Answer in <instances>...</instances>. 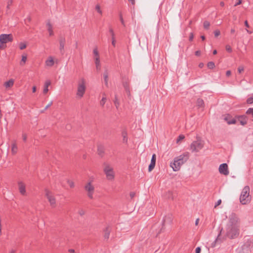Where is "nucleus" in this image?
Instances as JSON below:
<instances>
[{
  "label": "nucleus",
  "instance_id": "46",
  "mask_svg": "<svg viewBox=\"0 0 253 253\" xmlns=\"http://www.w3.org/2000/svg\"><path fill=\"white\" fill-rule=\"evenodd\" d=\"M52 101H50L44 108V110H47L49 107H50L52 105Z\"/></svg>",
  "mask_w": 253,
  "mask_h": 253
},
{
  "label": "nucleus",
  "instance_id": "62",
  "mask_svg": "<svg viewBox=\"0 0 253 253\" xmlns=\"http://www.w3.org/2000/svg\"><path fill=\"white\" fill-rule=\"evenodd\" d=\"M204 66V64L203 63H200L199 65V67L201 68H203Z\"/></svg>",
  "mask_w": 253,
  "mask_h": 253
},
{
  "label": "nucleus",
  "instance_id": "63",
  "mask_svg": "<svg viewBox=\"0 0 253 253\" xmlns=\"http://www.w3.org/2000/svg\"><path fill=\"white\" fill-rule=\"evenodd\" d=\"M199 218H197L196 220V221H195V225H197L199 223Z\"/></svg>",
  "mask_w": 253,
  "mask_h": 253
},
{
  "label": "nucleus",
  "instance_id": "43",
  "mask_svg": "<svg viewBox=\"0 0 253 253\" xmlns=\"http://www.w3.org/2000/svg\"><path fill=\"white\" fill-rule=\"evenodd\" d=\"M214 34L215 37H218V36H219V35H220V31H219V30H215V31H214Z\"/></svg>",
  "mask_w": 253,
  "mask_h": 253
},
{
  "label": "nucleus",
  "instance_id": "29",
  "mask_svg": "<svg viewBox=\"0 0 253 253\" xmlns=\"http://www.w3.org/2000/svg\"><path fill=\"white\" fill-rule=\"evenodd\" d=\"M246 114L252 116V121H253V108H249L246 111Z\"/></svg>",
  "mask_w": 253,
  "mask_h": 253
},
{
  "label": "nucleus",
  "instance_id": "17",
  "mask_svg": "<svg viewBox=\"0 0 253 253\" xmlns=\"http://www.w3.org/2000/svg\"><path fill=\"white\" fill-rule=\"evenodd\" d=\"M54 64L53 58L52 56H49L45 61V64L47 66L52 67Z\"/></svg>",
  "mask_w": 253,
  "mask_h": 253
},
{
  "label": "nucleus",
  "instance_id": "49",
  "mask_svg": "<svg viewBox=\"0 0 253 253\" xmlns=\"http://www.w3.org/2000/svg\"><path fill=\"white\" fill-rule=\"evenodd\" d=\"M22 138H23V140L24 142L26 141V140H27V135H26V134H25V133H23L22 134Z\"/></svg>",
  "mask_w": 253,
  "mask_h": 253
},
{
  "label": "nucleus",
  "instance_id": "20",
  "mask_svg": "<svg viewBox=\"0 0 253 253\" xmlns=\"http://www.w3.org/2000/svg\"><path fill=\"white\" fill-rule=\"evenodd\" d=\"M239 121L240 122V123L242 125H245L247 124V117L246 116H241L239 118Z\"/></svg>",
  "mask_w": 253,
  "mask_h": 253
},
{
  "label": "nucleus",
  "instance_id": "21",
  "mask_svg": "<svg viewBox=\"0 0 253 253\" xmlns=\"http://www.w3.org/2000/svg\"><path fill=\"white\" fill-rule=\"evenodd\" d=\"M122 135L123 137V141L124 143H127V134L126 130H123L122 132Z\"/></svg>",
  "mask_w": 253,
  "mask_h": 253
},
{
  "label": "nucleus",
  "instance_id": "23",
  "mask_svg": "<svg viewBox=\"0 0 253 253\" xmlns=\"http://www.w3.org/2000/svg\"><path fill=\"white\" fill-rule=\"evenodd\" d=\"M17 149H18V148H17L16 143L14 142V143H12V146H11L12 153L13 154H16L17 153Z\"/></svg>",
  "mask_w": 253,
  "mask_h": 253
},
{
  "label": "nucleus",
  "instance_id": "45",
  "mask_svg": "<svg viewBox=\"0 0 253 253\" xmlns=\"http://www.w3.org/2000/svg\"><path fill=\"white\" fill-rule=\"evenodd\" d=\"M67 182L70 187L73 188L74 187V183L72 181L68 180Z\"/></svg>",
  "mask_w": 253,
  "mask_h": 253
},
{
  "label": "nucleus",
  "instance_id": "4",
  "mask_svg": "<svg viewBox=\"0 0 253 253\" xmlns=\"http://www.w3.org/2000/svg\"><path fill=\"white\" fill-rule=\"evenodd\" d=\"M85 81L84 78H82L78 82L76 93L77 97L80 99L82 98L85 93Z\"/></svg>",
  "mask_w": 253,
  "mask_h": 253
},
{
  "label": "nucleus",
  "instance_id": "56",
  "mask_svg": "<svg viewBox=\"0 0 253 253\" xmlns=\"http://www.w3.org/2000/svg\"><path fill=\"white\" fill-rule=\"evenodd\" d=\"M238 1L235 4V6L240 4L242 3V0H238Z\"/></svg>",
  "mask_w": 253,
  "mask_h": 253
},
{
  "label": "nucleus",
  "instance_id": "10",
  "mask_svg": "<svg viewBox=\"0 0 253 253\" xmlns=\"http://www.w3.org/2000/svg\"><path fill=\"white\" fill-rule=\"evenodd\" d=\"M45 196L48 199V202L50 203L51 206L55 207L56 205L55 198L53 194L48 190L45 189Z\"/></svg>",
  "mask_w": 253,
  "mask_h": 253
},
{
  "label": "nucleus",
  "instance_id": "58",
  "mask_svg": "<svg viewBox=\"0 0 253 253\" xmlns=\"http://www.w3.org/2000/svg\"><path fill=\"white\" fill-rule=\"evenodd\" d=\"M135 196V193L134 192H131L130 193V196L131 198H133Z\"/></svg>",
  "mask_w": 253,
  "mask_h": 253
},
{
  "label": "nucleus",
  "instance_id": "53",
  "mask_svg": "<svg viewBox=\"0 0 253 253\" xmlns=\"http://www.w3.org/2000/svg\"><path fill=\"white\" fill-rule=\"evenodd\" d=\"M79 213L81 215H83L84 214V210H80L79 211Z\"/></svg>",
  "mask_w": 253,
  "mask_h": 253
},
{
  "label": "nucleus",
  "instance_id": "18",
  "mask_svg": "<svg viewBox=\"0 0 253 253\" xmlns=\"http://www.w3.org/2000/svg\"><path fill=\"white\" fill-rule=\"evenodd\" d=\"M47 27V31L49 32V36H52L53 35V32L52 30V26L49 21H48L46 23Z\"/></svg>",
  "mask_w": 253,
  "mask_h": 253
},
{
  "label": "nucleus",
  "instance_id": "60",
  "mask_svg": "<svg viewBox=\"0 0 253 253\" xmlns=\"http://www.w3.org/2000/svg\"><path fill=\"white\" fill-rule=\"evenodd\" d=\"M132 5L135 4V0H128Z\"/></svg>",
  "mask_w": 253,
  "mask_h": 253
},
{
  "label": "nucleus",
  "instance_id": "35",
  "mask_svg": "<svg viewBox=\"0 0 253 253\" xmlns=\"http://www.w3.org/2000/svg\"><path fill=\"white\" fill-rule=\"evenodd\" d=\"M185 138L184 136L182 134H180L178 136L176 139V142L178 143H179L181 140H183Z\"/></svg>",
  "mask_w": 253,
  "mask_h": 253
},
{
  "label": "nucleus",
  "instance_id": "25",
  "mask_svg": "<svg viewBox=\"0 0 253 253\" xmlns=\"http://www.w3.org/2000/svg\"><path fill=\"white\" fill-rule=\"evenodd\" d=\"M197 105L199 107H203L204 106V102L203 99L198 98L197 100Z\"/></svg>",
  "mask_w": 253,
  "mask_h": 253
},
{
  "label": "nucleus",
  "instance_id": "6",
  "mask_svg": "<svg viewBox=\"0 0 253 253\" xmlns=\"http://www.w3.org/2000/svg\"><path fill=\"white\" fill-rule=\"evenodd\" d=\"M204 146V141L201 139L194 141L190 145V150L192 152H198L203 149Z\"/></svg>",
  "mask_w": 253,
  "mask_h": 253
},
{
  "label": "nucleus",
  "instance_id": "7",
  "mask_svg": "<svg viewBox=\"0 0 253 253\" xmlns=\"http://www.w3.org/2000/svg\"><path fill=\"white\" fill-rule=\"evenodd\" d=\"M104 172L108 180L112 181L114 179L115 173L112 167L109 165H105Z\"/></svg>",
  "mask_w": 253,
  "mask_h": 253
},
{
  "label": "nucleus",
  "instance_id": "44",
  "mask_svg": "<svg viewBox=\"0 0 253 253\" xmlns=\"http://www.w3.org/2000/svg\"><path fill=\"white\" fill-rule=\"evenodd\" d=\"M114 104H115L116 108H118V106H119V102L116 96L115 97V100L114 101Z\"/></svg>",
  "mask_w": 253,
  "mask_h": 253
},
{
  "label": "nucleus",
  "instance_id": "39",
  "mask_svg": "<svg viewBox=\"0 0 253 253\" xmlns=\"http://www.w3.org/2000/svg\"><path fill=\"white\" fill-rule=\"evenodd\" d=\"M93 53L96 57H99L97 48H95L93 50Z\"/></svg>",
  "mask_w": 253,
  "mask_h": 253
},
{
  "label": "nucleus",
  "instance_id": "50",
  "mask_svg": "<svg viewBox=\"0 0 253 253\" xmlns=\"http://www.w3.org/2000/svg\"><path fill=\"white\" fill-rule=\"evenodd\" d=\"M201 251V249L200 247H197L195 250V253H200Z\"/></svg>",
  "mask_w": 253,
  "mask_h": 253
},
{
  "label": "nucleus",
  "instance_id": "31",
  "mask_svg": "<svg viewBox=\"0 0 253 253\" xmlns=\"http://www.w3.org/2000/svg\"><path fill=\"white\" fill-rule=\"evenodd\" d=\"M203 26H204V28L205 29L208 30V29H209V28L210 26V23L208 21H205L203 23Z\"/></svg>",
  "mask_w": 253,
  "mask_h": 253
},
{
  "label": "nucleus",
  "instance_id": "40",
  "mask_svg": "<svg viewBox=\"0 0 253 253\" xmlns=\"http://www.w3.org/2000/svg\"><path fill=\"white\" fill-rule=\"evenodd\" d=\"M225 48H226V50H227V51H228V52L230 53L232 51V48L231 47V46L229 45H226Z\"/></svg>",
  "mask_w": 253,
  "mask_h": 253
},
{
  "label": "nucleus",
  "instance_id": "52",
  "mask_svg": "<svg viewBox=\"0 0 253 253\" xmlns=\"http://www.w3.org/2000/svg\"><path fill=\"white\" fill-rule=\"evenodd\" d=\"M112 44L115 47L116 46L115 38L112 39Z\"/></svg>",
  "mask_w": 253,
  "mask_h": 253
},
{
  "label": "nucleus",
  "instance_id": "33",
  "mask_svg": "<svg viewBox=\"0 0 253 253\" xmlns=\"http://www.w3.org/2000/svg\"><path fill=\"white\" fill-rule=\"evenodd\" d=\"M207 66L209 69H212L215 67V65L214 62L211 61L208 63Z\"/></svg>",
  "mask_w": 253,
  "mask_h": 253
},
{
  "label": "nucleus",
  "instance_id": "37",
  "mask_svg": "<svg viewBox=\"0 0 253 253\" xmlns=\"http://www.w3.org/2000/svg\"><path fill=\"white\" fill-rule=\"evenodd\" d=\"M247 103L249 104L253 103V97H249L247 100Z\"/></svg>",
  "mask_w": 253,
  "mask_h": 253
},
{
  "label": "nucleus",
  "instance_id": "3",
  "mask_svg": "<svg viewBox=\"0 0 253 253\" xmlns=\"http://www.w3.org/2000/svg\"><path fill=\"white\" fill-rule=\"evenodd\" d=\"M253 246V242L249 237H245L244 244L237 250V253H250L251 248Z\"/></svg>",
  "mask_w": 253,
  "mask_h": 253
},
{
  "label": "nucleus",
  "instance_id": "27",
  "mask_svg": "<svg viewBox=\"0 0 253 253\" xmlns=\"http://www.w3.org/2000/svg\"><path fill=\"white\" fill-rule=\"evenodd\" d=\"M95 63L96 65V67L97 70L100 69V59L99 57H96L95 59Z\"/></svg>",
  "mask_w": 253,
  "mask_h": 253
},
{
  "label": "nucleus",
  "instance_id": "1",
  "mask_svg": "<svg viewBox=\"0 0 253 253\" xmlns=\"http://www.w3.org/2000/svg\"><path fill=\"white\" fill-rule=\"evenodd\" d=\"M239 219L237 215L232 213L229 217V222L226 227V235L230 239L237 238L239 234Z\"/></svg>",
  "mask_w": 253,
  "mask_h": 253
},
{
  "label": "nucleus",
  "instance_id": "30",
  "mask_svg": "<svg viewBox=\"0 0 253 253\" xmlns=\"http://www.w3.org/2000/svg\"><path fill=\"white\" fill-rule=\"evenodd\" d=\"M225 120L227 121V123L229 125L230 124H235L236 122V121L235 119H231L230 120H228L227 117L225 118Z\"/></svg>",
  "mask_w": 253,
  "mask_h": 253
},
{
  "label": "nucleus",
  "instance_id": "41",
  "mask_svg": "<svg viewBox=\"0 0 253 253\" xmlns=\"http://www.w3.org/2000/svg\"><path fill=\"white\" fill-rule=\"evenodd\" d=\"M13 0H8L7 5V9H9L10 8V6L12 5V4L13 3Z\"/></svg>",
  "mask_w": 253,
  "mask_h": 253
},
{
  "label": "nucleus",
  "instance_id": "5",
  "mask_svg": "<svg viewBox=\"0 0 253 253\" xmlns=\"http://www.w3.org/2000/svg\"><path fill=\"white\" fill-rule=\"evenodd\" d=\"M250 188L249 186H245L241 192L240 200V202L243 204L245 205L247 204L250 201Z\"/></svg>",
  "mask_w": 253,
  "mask_h": 253
},
{
  "label": "nucleus",
  "instance_id": "16",
  "mask_svg": "<svg viewBox=\"0 0 253 253\" xmlns=\"http://www.w3.org/2000/svg\"><path fill=\"white\" fill-rule=\"evenodd\" d=\"M172 222V219L170 215L165 216L162 221L163 227L166 224H170Z\"/></svg>",
  "mask_w": 253,
  "mask_h": 253
},
{
  "label": "nucleus",
  "instance_id": "19",
  "mask_svg": "<svg viewBox=\"0 0 253 253\" xmlns=\"http://www.w3.org/2000/svg\"><path fill=\"white\" fill-rule=\"evenodd\" d=\"M51 82L50 81H47L45 82L44 85V88L43 90V93H46L48 91V86L50 85Z\"/></svg>",
  "mask_w": 253,
  "mask_h": 253
},
{
  "label": "nucleus",
  "instance_id": "48",
  "mask_svg": "<svg viewBox=\"0 0 253 253\" xmlns=\"http://www.w3.org/2000/svg\"><path fill=\"white\" fill-rule=\"evenodd\" d=\"M221 203V200L220 199L218 200L217 201V202L215 203V205H214V208H216L218 206H219V205H220Z\"/></svg>",
  "mask_w": 253,
  "mask_h": 253
},
{
  "label": "nucleus",
  "instance_id": "61",
  "mask_svg": "<svg viewBox=\"0 0 253 253\" xmlns=\"http://www.w3.org/2000/svg\"><path fill=\"white\" fill-rule=\"evenodd\" d=\"M69 252H70V253H75V250L74 249H69L68 250Z\"/></svg>",
  "mask_w": 253,
  "mask_h": 253
},
{
  "label": "nucleus",
  "instance_id": "8",
  "mask_svg": "<svg viewBox=\"0 0 253 253\" xmlns=\"http://www.w3.org/2000/svg\"><path fill=\"white\" fill-rule=\"evenodd\" d=\"M92 180H90L84 186V190L87 192V196L91 199H93L94 192V187L92 184Z\"/></svg>",
  "mask_w": 253,
  "mask_h": 253
},
{
  "label": "nucleus",
  "instance_id": "13",
  "mask_svg": "<svg viewBox=\"0 0 253 253\" xmlns=\"http://www.w3.org/2000/svg\"><path fill=\"white\" fill-rule=\"evenodd\" d=\"M123 85L128 96L130 95V89L129 86V82L128 80L126 79L123 82Z\"/></svg>",
  "mask_w": 253,
  "mask_h": 253
},
{
  "label": "nucleus",
  "instance_id": "22",
  "mask_svg": "<svg viewBox=\"0 0 253 253\" xmlns=\"http://www.w3.org/2000/svg\"><path fill=\"white\" fill-rule=\"evenodd\" d=\"M103 78L105 82V84L106 86H108V73L107 70H106L103 73Z\"/></svg>",
  "mask_w": 253,
  "mask_h": 253
},
{
  "label": "nucleus",
  "instance_id": "32",
  "mask_svg": "<svg viewBox=\"0 0 253 253\" xmlns=\"http://www.w3.org/2000/svg\"><path fill=\"white\" fill-rule=\"evenodd\" d=\"M95 10L97 11V12L100 15L102 14V11L101 9L100 6L99 4H97L95 6Z\"/></svg>",
  "mask_w": 253,
  "mask_h": 253
},
{
  "label": "nucleus",
  "instance_id": "12",
  "mask_svg": "<svg viewBox=\"0 0 253 253\" xmlns=\"http://www.w3.org/2000/svg\"><path fill=\"white\" fill-rule=\"evenodd\" d=\"M59 50L62 54H64V46L66 42L65 38L62 36H60L59 38Z\"/></svg>",
  "mask_w": 253,
  "mask_h": 253
},
{
  "label": "nucleus",
  "instance_id": "28",
  "mask_svg": "<svg viewBox=\"0 0 253 253\" xmlns=\"http://www.w3.org/2000/svg\"><path fill=\"white\" fill-rule=\"evenodd\" d=\"M13 81L12 80H9L4 83V85L6 87H10L13 84Z\"/></svg>",
  "mask_w": 253,
  "mask_h": 253
},
{
  "label": "nucleus",
  "instance_id": "57",
  "mask_svg": "<svg viewBox=\"0 0 253 253\" xmlns=\"http://www.w3.org/2000/svg\"><path fill=\"white\" fill-rule=\"evenodd\" d=\"M200 54H201V51H200L198 50V51H196L195 52V55H196V56H200Z\"/></svg>",
  "mask_w": 253,
  "mask_h": 253
},
{
  "label": "nucleus",
  "instance_id": "14",
  "mask_svg": "<svg viewBox=\"0 0 253 253\" xmlns=\"http://www.w3.org/2000/svg\"><path fill=\"white\" fill-rule=\"evenodd\" d=\"M18 185L20 193L22 195H26V191L25 184L23 182L19 181L18 183Z\"/></svg>",
  "mask_w": 253,
  "mask_h": 253
},
{
  "label": "nucleus",
  "instance_id": "26",
  "mask_svg": "<svg viewBox=\"0 0 253 253\" xmlns=\"http://www.w3.org/2000/svg\"><path fill=\"white\" fill-rule=\"evenodd\" d=\"M110 235V230L108 227H107L104 230V238L105 239H108Z\"/></svg>",
  "mask_w": 253,
  "mask_h": 253
},
{
  "label": "nucleus",
  "instance_id": "64",
  "mask_svg": "<svg viewBox=\"0 0 253 253\" xmlns=\"http://www.w3.org/2000/svg\"><path fill=\"white\" fill-rule=\"evenodd\" d=\"M3 48H4V45H3V44L0 43V50Z\"/></svg>",
  "mask_w": 253,
  "mask_h": 253
},
{
  "label": "nucleus",
  "instance_id": "59",
  "mask_svg": "<svg viewBox=\"0 0 253 253\" xmlns=\"http://www.w3.org/2000/svg\"><path fill=\"white\" fill-rule=\"evenodd\" d=\"M32 91L33 92H35L36 91V87L35 86H34L32 87Z\"/></svg>",
  "mask_w": 253,
  "mask_h": 253
},
{
  "label": "nucleus",
  "instance_id": "2",
  "mask_svg": "<svg viewBox=\"0 0 253 253\" xmlns=\"http://www.w3.org/2000/svg\"><path fill=\"white\" fill-rule=\"evenodd\" d=\"M189 157V153L185 152L175 157L174 162L170 163V167L172 168L173 170L174 171L179 170L181 166L188 160Z\"/></svg>",
  "mask_w": 253,
  "mask_h": 253
},
{
  "label": "nucleus",
  "instance_id": "55",
  "mask_svg": "<svg viewBox=\"0 0 253 253\" xmlns=\"http://www.w3.org/2000/svg\"><path fill=\"white\" fill-rule=\"evenodd\" d=\"M245 26L247 27V28H249L250 27V26L248 24V21L247 20H246L245 21Z\"/></svg>",
  "mask_w": 253,
  "mask_h": 253
},
{
  "label": "nucleus",
  "instance_id": "11",
  "mask_svg": "<svg viewBox=\"0 0 253 253\" xmlns=\"http://www.w3.org/2000/svg\"><path fill=\"white\" fill-rule=\"evenodd\" d=\"M219 171L221 174L225 175L229 174V170L228 169V165L226 163L221 164L219 167Z\"/></svg>",
  "mask_w": 253,
  "mask_h": 253
},
{
  "label": "nucleus",
  "instance_id": "15",
  "mask_svg": "<svg viewBox=\"0 0 253 253\" xmlns=\"http://www.w3.org/2000/svg\"><path fill=\"white\" fill-rule=\"evenodd\" d=\"M156 161V156L155 154H153L151 160V163L149 166L148 170L151 171L155 167Z\"/></svg>",
  "mask_w": 253,
  "mask_h": 253
},
{
  "label": "nucleus",
  "instance_id": "47",
  "mask_svg": "<svg viewBox=\"0 0 253 253\" xmlns=\"http://www.w3.org/2000/svg\"><path fill=\"white\" fill-rule=\"evenodd\" d=\"M193 38H194V34L193 33H191L190 34V36H189V40L190 41H192L193 40Z\"/></svg>",
  "mask_w": 253,
  "mask_h": 253
},
{
  "label": "nucleus",
  "instance_id": "54",
  "mask_svg": "<svg viewBox=\"0 0 253 253\" xmlns=\"http://www.w3.org/2000/svg\"><path fill=\"white\" fill-rule=\"evenodd\" d=\"M231 71H230V70H228V71H226V75L227 76H228H228H230V75H231Z\"/></svg>",
  "mask_w": 253,
  "mask_h": 253
},
{
  "label": "nucleus",
  "instance_id": "51",
  "mask_svg": "<svg viewBox=\"0 0 253 253\" xmlns=\"http://www.w3.org/2000/svg\"><path fill=\"white\" fill-rule=\"evenodd\" d=\"M120 20H121V22L122 23V24L125 26V22H124V20L123 18V17H122V15L121 14H120Z\"/></svg>",
  "mask_w": 253,
  "mask_h": 253
},
{
  "label": "nucleus",
  "instance_id": "34",
  "mask_svg": "<svg viewBox=\"0 0 253 253\" xmlns=\"http://www.w3.org/2000/svg\"><path fill=\"white\" fill-rule=\"evenodd\" d=\"M106 100L107 99L106 97H103L101 99L100 102V104L102 107L104 106V104L106 103Z\"/></svg>",
  "mask_w": 253,
  "mask_h": 253
},
{
  "label": "nucleus",
  "instance_id": "24",
  "mask_svg": "<svg viewBox=\"0 0 253 253\" xmlns=\"http://www.w3.org/2000/svg\"><path fill=\"white\" fill-rule=\"evenodd\" d=\"M27 55L26 54H23L22 55L21 60L20 62V65H21V66L24 65L27 61Z\"/></svg>",
  "mask_w": 253,
  "mask_h": 253
},
{
  "label": "nucleus",
  "instance_id": "42",
  "mask_svg": "<svg viewBox=\"0 0 253 253\" xmlns=\"http://www.w3.org/2000/svg\"><path fill=\"white\" fill-rule=\"evenodd\" d=\"M244 70L243 66H240L238 68V71L239 73H241Z\"/></svg>",
  "mask_w": 253,
  "mask_h": 253
},
{
  "label": "nucleus",
  "instance_id": "9",
  "mask_svg": "<svg viewBox=\"0 0 253 253\" xmlns=\"http://www.w3.org/2000/svg\"><path fill=\"white\" fill-rule=\"evenodd\" d=\"M13 36L12 34H1L0 35V43L1 44L6 43L13 41Z\"/></svg>",
  "mask_w": 253,
  "mask_h": 253
},
{
  "label": "nucleus",
  "instance_id": "36",
  "mask_svg": "<svg viewBox=\"0 0 253 253\" xmlns=\"http://www.w3.org/2000/svg\"><path fill=\"white\" fill-rule=\"evenodd\" d=\"M26 47V44L23 42H20L19 44V48L21 50H23Z\"/></svg>",
  "mask_w": 253,
  "mask_h": 253
},
{
  "label": "nucleus",
  "instance_id": "38",
  "mask_svg": "<svg viewBox=\"0 0 253 253\" xmlns=\"http://www.w3.org/2000/svg\"><path fill=\"white\" fill-rule=\"evenodd\" d=\"M109 33H110V34L111 35L112 39V38H115V33L114 32V31H113V29L111 28H110L109 30Z\"/></svg>",
  "mask_w": 253,
  "mask_h": 253
}]
</instances>
